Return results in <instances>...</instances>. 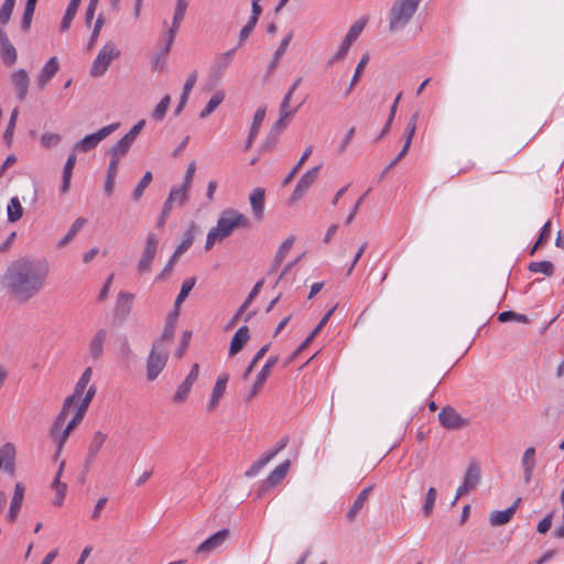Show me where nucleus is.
<instances>
[{"mask_svg":"<svg viewBox=\"0 0 564 564\" xmlns=\"http://www.w3.org/2000/svg\"><path fill=\"white\" fill-rule=\"evenodd\" d=\"M48 272L45 261L19 259L7 269L2 285L15 300L26 302L44 288Z\"/></svg>","mask_w":564,"mask_h":564,"instance_id":"1","label":"nucleus"},{"mask_svg":"<svg viewBox=\"0 0 564 564\" xmlns=\"http://www.w3.org/2000/svg\"><path fill=\"white\" fill-rule=\"evenodd\" d=\"M250 227L251 223L245 214L234 208H226L220 213L216 226L209 229L205 249L210 250L217 241L228 238L236 229Z\"/></svg>","mask_w":564,"mask_h":564,"instance_id":"2","label":"nucleus"},{"mask_svg":"<svg viewBox=\"0 0 564 564\" xmlns=\"http://www.w3.org/2000/svg\"><path fill=\"white\" fill-rule=\"evenodd\" d=\"M422 0H397L389 14L390 31H400L405 28L417 10Z\"/></svg>","mask_w":564,"mask_h":564,"instance_id":"3","label":"nucleus"},{"mask_svg":"<svg viewBox=\"0 0 564 564\" xmlns=\"http://www.w3.org/2000/svg\"><path fill=\"white\" fill-rule=\"evenodd\" d=\"M120 56V51L112 42L106 43L98 52L90 68L91 77H101L107 72L113 59Z\"/></svg>","mask_w":564,"mask_h":564,"instance_id":"4","label":"nucleus"},{"mask_svg":"<svg viewBox=\"0 0 564 564\" xmlns=\"http://www.w3.org/2000/svg\"><path fill=\"white\" fill-rule=\"evenodd\" d=\"M167 359V347H162L161 344H152V348L147 359V379L149 381H154L159 377L165 368Z\"/></svg>","mask_w":564,"mask_h":564,"instance_id":"5","label":"nucleus"},{"mask_svg":"<svg viewBox=\"0 0 564 564\" xmlns=\"http://www.w3.org/2000/svg\"><path fill=\"white\" fill-rule=\"evenodd\" d=\"M120 123L115 122L109 126L102 127L98 131L84 137L82 140L76 142L73 147L74 152L86 153L94 150L102 140L109 137L119 128Z\"/></svg>","mask_w":564,"mask_h":564,"instance_id":"6","label":"nucleus"},{"mask_svg":"<svg viewBox=\"0 0 564 564\" xmlns=\"http://www.w3.org/2000/svg\"><path fill=\"white\" fill-rule=\"evenodd\" d=\"M145 126V120L138 121L128 133H126L119 141H117L109 150L110 156L122 159L127 155L135 139Z\"/></svg>","mask_w":564,"mask_h":564,"instance_id":"7","label":"nucleus"},{"mask_svg":"<svg viewBox=\"0 0 564 564\" xmlns=\"http://www.w3.org/2000/svg\"><path fill=\"white\" fill-rule=\"evenodd\" d=\"M159 238L154 232H150L147 236V241L144 246V250L141 254L140 260L138 261V272L140 274H144L151 271L152 261L155 258L158 252Z\"/></svg>","mask_w":564,"mask_h":564,"instance_id":"8","label":"nucleus"},{"mask_svg":"<svg viewBox=\"0 0 564 564\" xmlns=\"http://www.w3.org/2000/svg\"><path fill=\"white\" fill-rule=\"evenodd\" d=\"M276 362H278V357L276 356H271L267 360V362L263 365V367L261 368V370L257 375L256 380H254L251 389L249 390V392L245 397V400L247 402L251 401L256 395L259 394V392L262 390V388H263L268 377L270 376L272 368L275 366Z\"/></svg>","mask_w":564,"mask_h":564,"instance_id":"9","label":"nucleus"},{"mask_svg":"<svg viewBox=\"0 0 564 564\" xmlns=\"http://www.w3.org/2000/svg\"><path fill=\"white\" fill-rule=\"evenodd\" d=\"M321 167L322 164L314 166L301 176L291 196V202H296L303 198L307 189L315 183Z\"/></svg>","mask_w":564,"mask_h":564,"instance_id":"10","label":"nucleus"},{"mask_svg":"<svg viewBox=\"0 0 564 564\" xmlns=\"http://www.w3.org/2000/svg\"><path fill=\"white\" fill-rule=\"evenodd\" d=\"M230 531L228 529H223L206 539L198 546L196 552L202 554H209L217 549H219L229 538Z\"/></svg>","mask_w":564,"mask_h":564,"instance_id":"11","label":"nucleus"},{"mask_svg":"<svg viewBox=\"0 0 564 564\" xmlns=\"http://www.w3.org/2000/svg\"><path fill=\"white\" fill-rule=\"evenodd\" d=\"M10 82L15 90L17 98L23 101L26 98L30 85V77L25 69H17L10 76Z\"/></svg>","mask_w":564,"mask_h":564,"instance_id":"12","label":"nucleus"},{"mask_svg":"<svg viewBox=\"0 0 564 564\" xmlns=\"http://www.w3.org/2000/svg\"><path fill=\"white\" fill-rule=\"evenodd\" d=\"M438 421L443 427L456 430L465 425L466 421L458 414V412L446 406L438 413Z\"/></svg>","mask_w":564,"mask_h":564,"instance_id":"13","label":"nucleus"},{"mask_svg":"<svg viewBox=\"0 0 564 564\" xmlns=\"http://www.w3.org/2000/svg\"><path fill=\"white\" fill-rule=\"evenodd\" d=\"M96 386L91 384L85 395L82 398L80 404L77 408L76 413L74 414L73 419L67 423L68 429H75L83 420L89 403L91 402L94 395L96 394Z\"/></svg>","mask_w":564,"mask_h":564,"instance_id":"14","label":"nucleus"},{"mask_svg":"<svg viewBox=\"0 0 564 564\" xmlns=\"http://www.w3.org/2000/svg\"><path fill=\"white\" fill-rule=\"evenodd\" d=\"M187 7L188 0H176L172 26L167 30L165 34V36L169 37V42H174L178 28L184 19Z\"/></svg>","mask_w":564,"mask_h":564,"instance_id":"15","label":"nucleus"},{"mask_svg":"<svg viewBox=\"0 0 564 564\" xmlns=\"http://www.w3.org/2000/svg\"><path fill=\"white\" fill-rule=\"evenodd\" d=\"M0 53L2 61L9 65L12 66L15 64L18 58V53L13 44L10 42L6 31L3 29H0Z\"/></svg>","mask_w":564,"mask_h":564,"instance_id":"16","label":"nucleus"},{"mask_svg":"<svg viewBox=\"0 0 564 564\" xmlns=\"http://www.w3.org/2000/svg\"><path fill=\"white\" fill-rule=\"evenodd\" d=\"M59 69V63L57 57L53 56L51 57L43 68L41 69L39 76H37V86L39 88L43 89L47 83L57 74Z\"/></svg>","mask_w":564,"mask_h":564,"instance_id":"17","label":"nucleus"},{"mask_svg":"<svg viewBox=\"0 0 564 564\" xmlns=\"http://www.w3.org/2000/svg\"><path fill=\"white\" fill-rule=\"evenodd\" d=\"M108 337V330L100 328L96 332L89 341V356L94 360H98L104 354V345Z\"/></svg>","mask_w":564,"mask_h":564,"instance_id":"18","label":"nucleus"},{"mask_svg":"<svg viewBox=\"0 0 564 564\" xmlns=\"http://www.w3.org/2000/svg\"><path fill=\"white\" fill-rule=\"evenodd\" d=\"M264 188L257 187L252 191L249 197L252 214L259 221H261L264 216Z\"/></svg>","mask_w":564,"mask_h":564,"instance_id":"19","label":"nucleus"},{"mask_svg":"<svg viewBox=\"0 0 564 564\" xmlns=\"http://www.w3.org/2000/svg\"><path fill=\"white\" fill-rule=\"evenodd\" d=\"M228 380H229L228 373H223L217 378L216 383L213 389V392H212V395H210V400L207 405V410L209 412L214 411V409L218 405L220 399L223 398V395L226 391Z\"/></svg>","mask_w":564,"mask_h":564,"instance_id":"20","label":"nucleus"},{"mask_svg":"<svg viewBox=\"0 0 564 564\" xmlns=\"http://www.w3.org/2000/svg\"><path fill=\"white\" fill-rule=\"evenodd\" d=\"M24 499V486L21 482H17L14 486L13 497L10 502L9 512L7 519L9 522H14L19 511L21 509Z\"/></svg>","mask_w":564,"mask_h":564,"instance_id":"21","label":"nucleus"},{"mask_svg":"<svg viewBox=\"0 0 564 564\" xmlns=\"http://www.w3.org/2000/svg\"><path fill=\"white\" fill-rule=\"evenodd\" d=\"M249 339V328L246 325L239 327L238 330L235 333L234 337L231 338L229 346V356L232 357L240 352Z\"/></svg>","mask_w":564,"mask_h":564,"instance_id":"22","label":"nucleus"},{"mask_svg":"<svg viewBox=\"0 0 564 564\" xmlns=\"http://www.w3.org/2000/svg\"><path fill=\"white\" fill-rule=\"evenodd\" d=\"M535 465V448L528 447L524 451L523 456L521 458V466L523 468V480L525 484H529L531 481Z\"/></svg>","mask_w":564,"mask_h":564,"instance_id":"23","label":"nucleus"},{"mask_svg":"<svg viewBox=\"0 0 564 564\" xmlns=\"http://www.w3.org/2000/svg\"><path fill=\"white\" fill-rule=\"evenodd\" d=\"M133 294L120 292L115 307V314L122 319H126L132 310Z\"/></svg>","mask_w":564,"mask_h":564,"instance_id":"24","label":"nucleus"},{"mask_svg":"<svg viewBox=\"0 0 564 564\" xmlns=\"http://www.w3.org/2000/svg\"><path fill=\"white\" fill-rule=\"evenodd\" d=\"M64 467H65V460H62L59 463L58 470H57L54 481L52 484L53 489H55V491H56L55 498L53 500V505H55V506L63 505V501H64V498L66 495V490H67V485L59 480L62 473L64 470Z\"/></svg>","mask_w":564,"mask_h":564,"instance_id":"25","label":"nucleus"},{"mask_svg":"<svg viewBox=\"0 0 564 564\" xmlns=\"http://www.w3.org/2000/svg\"><path fill=\"white\" fill-rule=\"evenodd\" d=\"M173 42H169V37H164L163 47L152 58V69L163 72L166 67V56L171 51Z\"/></svg>","mask_w":564,"mask_h":564,"instance_id":"26","label":"nucleus"},{"mask_svg":"<svg viewBox=\"0 0 564 564\" xmlns=\"http://www.w3.org/2000/svg\"><path fill=\"white\" fill-rule=\"evenodd\" d=\"M74 398H66L64 400V403H63V406H62V410L61 412L58 413V415L56 416L52 427H51V431H50V434L51 435H56L61 430L62 427L64 426V423L68 416V412H69V408L74 404Z\"/></svg>","mask_w":564,"mask_h":564,"instance_id":"27","label":"nucleus"},{"mask_svg":"<svg viewBox=\"0 0 564 564\" xmlns=\"http://www.w3.org/2000/svg\"><path fill=\"white\" fill-rule=\"evenodd\" d=\"M235 53L236 48H231L217 55L212 67L213 72L220 75L224 70H226L234 61Z\"/></svg>","mask_w":564,"mask_h":564,"instance_id":"28","label":"nucleus"},{"mask_svg":"<svg viewBox=\"0 0 564 564\" xmlns=\"http://www.w3.org/2000/svg\"><path fill=\"white\" fill-rule=\"evenodd\" d=\"M372 489H373V486L366 487L365 489L361 490V492L355 499L351 508L349 509V511L347 513V518L349 521H352L357 517V514L359 513V511L362 509L366 501L368 500V497H369L370 492L372 491Z\"/></svg>","mask_w":564,"mask_h":564,"instance_id":"29","label":"nucleus"},{"mask_svg":"<svg viewBox=\"0 0 564 564\" xmlns=\"http://www.w3.org/2000/svg\"><path fill=\"white\" fill-rule=\"evenodd\" d=\"M290 462L285 460L284 463L276 466L267 477L265 482L270 487H274L280 484L286 476L290 469Z\"/></svg>","mask_w":564,"mask_h":564,"instance_id":"30","label":"nucleus"},{"mask_svg":"<svg viewBox=\"0 0 564 564\" xmlns=\"http://www.w3.org/2000/svg\"><path fill=\"white\" fill-rule=\"evenodd\" d=\"M75 164H76V152L73 151L68 155L66 163L64 165L63 182H62V186H61L62 193H66L69 189L70 178H72L73 169H74Z\"/></svg>","mask_w":564,"mask_h":564,"instance_id":"31","label":"nucleus"},{"mask_svg":"<svg viewBox=\"0 0 564 564\" xmlns=\"http://www.w3.org/2000/svg\"><path fill=\"white\" fill-rule=\"evenodd\" d=\"M264 117H265V109L259 108L253 116V121L250 127L249 135H248L247 142H246V149H249L252 145L253 140L259 132L260 126L264 120Z\"/></svg>","mask_w":564,"mask_h":564,"instance_id":"32","label":"nucleus"},{"mask_svg":"<svg viewBox=\"0 0 564 564\" xmlns=\"http://www.w3.org/2000/svg\"><path fill=\"white\" fill-rule=\"evenodd\" d=\"M292 40V33H289L280 43L278 50L274 52L273 58L268 66V75L272 74L278 67L282 56L288 50V46Z\"/></svg>","mask_w":564,"mask_h":564,"instance_id":"33","label":"nucleus"},{"mask_svg":"<svg viewBox=\"0 0 564 564\" xmlns=\"http://www.w3.org/2000/svg\"><path fill=\"white\" fill-rule=\"evenodd\" d=\"M286 119L288 118H283L282 115H280V118L274 122V124L272 126V128L269 132V139H272L271 147H269L268 143H263L261 145V150L270 151L275 147V144L278 142L279 134L286 127V122H285Z\"/></svg>","mask_w":564,"mask_h":564,"instance_id":"34","label":"nucleus"},{"mask_svg":"<svg viewBox=\"0 0 564 564\" xmlns=\"http://www.w3.org/2000/svg\"><path fill=\"white\" fill-rule=\"evenodd\" d=\"M91 376L93 369L90 367L86 368L75 386L74 393L67 398H74V402L82 398L84 391L87 389Z\"/></svg>","mask_w":564,"mask_h":564,"instance_id":"35","label":"nucleus"},{"mask_svg":"<svg viewBox=\"0 0 564 564\" xmlns=\"http://www.w3.org/2000/svg\"><path fill=\"white\" fill-rule=\"evenodd\" d=\"M514 516V509L495 510L491 512L489 522L492 527H500L508 523Z\"/></svg>","mask_w":564,"mask_h":564,"instance_id":"36","label":"nucleus"},{"mask_svg":"<svg viewBox=\"0 0 564 564\" xmlns=\"http://www.w3.org/2000/svg\"><path fill=\"white\" fill-rule=\"evenodd\" d=\"M80 1L82 0H70L69 1L68 6L66 8L65 14L61 22V28H59L61 32H65L70 28L72 21L74 20L75 15L77 13Z\"/></svg>","mask_w":564,"mask_h":564,"instance_id":"37","label":"nucleus"},{"mask_svg":"<svg viewBox=\"0 0 564 564\" xmlns=\"http://www.w3.org/2000/svg\"><path fill=\"white\" fill-rule=\"evenodd\" d=\"M480 481V468L477 464L471 463L467 467L464 477V484L470 489H475Z\"/></svg>","mask_w":564,"mask_h":564,"instance_id":"38","label":"nucleus"},{"mask_svg":"<svg viewBox=\"0 0 564 564\" xmlns=\"http://www.w3.org/2000/svg\"><path fill=\"white\" fill-rule=\"evenodd\" d=\"M225 99V93L223 90L216 91L207 102L206 107L202 110L199 113V118L204 119L212 115L217 107L224 101Z\"/></svg>","mask_w":564,"mask_h":564,"instance_id":"39","label":"nucleus"},{"mask_svg":"<svg viewBox=\"0 0 564 564\" xmlns=\"http://www.w3.org/2000/svg\"><path fill=\"white\" fill-rule=\"evenodd\" d=\"M7 213H8V220L10 223H14L22 217L23 207L21 205L20 199L17 196H14L10 199L8 207H7Z\"/></svg>","mask_w":564,"mask_h":564,"instance_id":"40","label":"nucleus"},{"mask_svg":"<svg viewBox=\"0 0 564 564\" xmlns=\"http://www.w3.org/2000/svg\"><path fill=\"white\" fill-rule=\"evenodd\" d=\"M85 223V218H77L70 226L68 232L58 241V248H64L65 246H67L74 239L76 234L83 228Z\"/></svg>","mask_w":564,"mask_h":564,"instance_id":"41","label":"nucleus"},{"mask_svg":"<svg viewBox=\"0 0 564 564\" xmlns=\"http://www.w3.org/2000/svg\"><path fill=\"white\" fill-rule=\"evenodd\" d=\"M368 62H369V54L366 53L361 56V58L355 69L354 76H352V78L349 83V86L345 93L346 96H348L351 93V90L355 88V86L359 82L361 74H362L365 67L367 66Z\"/></svg>","mask_w":564,"mask_h":564,"instance_id":"42","label":"nucleus"},{"mask_svg":"<svg viewBox=\"0 0 564 564\" xmlns=\"http://www.w3.org/2000/svg\"><path fill=\"white\" fill-rule=\"evenodd\" d=\"M293 242H294V238L293 237H290V238H288L286 240H284L282 242V245L280 246L279 250L276 251V254L274 257V261H273L271 270H276L278 267H280V264L282 263V261L284 260V258L286 257V254L291 250V248L293 246Z\"/></svg>","mask_w":564,"mask_h":564,"instance_id":"43","label":"nucleus"},{"mask_svg":"<svg viewBox=\"0 0 564 564\" xmlns=\"http://www.w3.org/2000/svg\"><path fill=\"white\" fill-rule=\"evenodd\" d=\"M175 329L176 326L174 325L173 319L166 321L161 336L156 338L152 344H161L162 347H167V343L174 337Z\"/></svg>","mask_w":564,"mask_h":564,"instance_id":"44","label":"nucleus"},{"mask_svg":"<svg viewBox=\"0 0 564 564\" xmlns=\"http://www.w3.org/2000/svg\"><path fill=\"white\" fill-rule=\"evenodd\" d=\"M272 459V455H268L267 453L262 454L261 457L256 460L248 470H246L245 476L248 478L256 477L262 468H264Z\"/></svg>","mask_w":564,"mask_h":564,"instance_id":"45","label":"nucleus"},{"mask_svg":"<svg viewBox=\"0 0 564 564\" xmlns=\"http://www.w3.org/2000/svg\"><path fill=\"white\" fill-rule=\"evenodd\" d=\"M107 440V434L97 431L94 433L91 441L88 446V453H90V456H97L101 447L104 446L105 442Z\"/></svg>","mask_w":564,"mask_h":564,"instance_id":"46","label":"nucleus"},{"mask_svg":"<svg viewBox=\"0 0 564 564\" xmlns=\"http://www.w3.org/2000/svg\"><path fill=\"white\" fill-rule=\"evenodd\" d=\"M195 283H196V279L195 278H188V279H186L182 283L181 291H180L178 295L175 299L174 307H176V308L180 307V305L186 300V297L188 296L189 292L195 286Z\"/></svg>","mask_w":564,"mask_h":564,"instance_id":"47","label":"nucleus"},{"mask_svg":"<svg viewBox=\"0 0 564 564\" xmlns=\"http://www.w3.org/2000/svg\"><path fill=\"white\" fill-rule=\"evenodd\" d=\"M36 0H28L25 3L22 21H21V28L24 32H28L31 26L32 18L34 14Z\"/></svg>","mask_w":564,"mask_h":564,"instance_id":"48","label":"nucleus"},{"mask_svg":"<svg viewBox=\"0 0 564 564\" xmlns=\"http://www.w3.org/2000/svg\"><path fill=\"white\" fill-rule=\"evenodd\" d=\"M313 152V145H308L302 156L300 158L299 162L294 165V167L290 171V173L285 176L283 181V185H288L294 176L297 174L299 170L303 166V164L306 162V160L310 158V155Z\"/></svg>","mask_w":564,"mask_h":564,"instance_id":"49","label":"nucleus"},{"mask_svg":"<svg viewBox=\"0 0 564 564\" xmlns=\"http://www.w3.org/2000/svg\"><path fill=\"white\" fill-rule=\"evenodd\" d=\"M529 270L534 273H542L546 276H551L554 273V265L551 261L531 262Z\"/></svg>","mask_w":564,"mask_h":564,"instance_id":"50","label":"nucleus"},{"mask_svg":"<svg viewBox=\"0 0 564 564\" xmlns=\"http://www.w3.org/2000/svg\"><path fill=\"white\" fill-rule=\"evenodd\" d=\"M437 491L434 487H430L425 500L422 507V512L425 517H430L433 512L435 500H436Z\"/></svg>","mask_w":564,"mask_h":564,"instance_id":"51","label":"nucleus"},{"mask_svg":"<svg viewBox=\"0 0 564 564\" xmlns=\"http://www.w3.org/2000/svg\"><path fill=\"white\" fill-rule=\"evenodd\" d=\"M74 429H68V425H66L65 427L63 426L62 430L56 434V435H51L52 438L56 442L57 444V448H56V453H55V458L58 457L63 451V447L70 434V432L73 431Z\"/></svg>","mask_w":564,"mask_h":564,"instance_id":"52","label":"nucleus"},{"mask_svg":"<svg viewBox=\"0 0 564 564\" xmlns=\"http://www.w3.org/2000/svg\"><path fill=\"white\" fill-rule=\"evenodd\" d=\"M270 347V344H267L262 346L257 354L253 356L252 360L250 361L249 366L246 368V370L242 373V379L248 380L250 373L253 371V368L264 357V355L268 352Z\"/></svg>","mask_w":564,"mask_h":564,"instance_id":"53","label":"nucleus"},{"mask_svg":"<svg viewBox=\"0 0 564 564\" xmlns=\"http://www.w3.org/2000/svg\"><path fill=\"white\" fill-rule=\"evenodd\" d=\"M189 188L188 187H185L183 185L178 186V187H173L170 192V195H169V199L172 200L173 203H178L180 205H183L186 203L188 196H187V193H188Z\"/></svg>","mask_w":564,"mask_h":564,"instance_id":"54","label":"nucleus"},{"mask_svg":"<svg viewBox=\"0 0 564 564\" xmlns=\"http://www.w3.org/2000/svg\"><path fill=\"white\" fill-rule=\"evenodd\" d=\"M15 457V446L12 443H6L0 448V468L4 466L8 462H14Z\"/></svg>","mask_w":564,"mask_h":564,"instance_id":"55","label":"nucleus"},{"mask_svg":"<svg viewBox=\"0 0 564 564\" xmlns=\"http://www.w3.org/2000/svg\"><path fill=\"white\" fill-rule=\"evenodd\" d=\"M366 26L365 20H357L349 29L348 33L345 36V41H348V43L352 44L361 34Z\"/></svg>","mask_w":564,"mask_h":564,"instance_id":"56","label":"nucleus"},{"mask_svg":"<svg viewBox=\"0 0 564 564\" xmlns=\"http://www.w3.org/2000/svg\"><path fill=\"white\" fill-rule=\"evenodd\" d=\"M170 102L171 97L169 95H165L154 108L152 112V118L156 121H161L165 117Z\"/></svg>","mask_w":564,"mask_h":564,"instance_id":"57","label":"nucleus"},{"mask_svg":"<svg viewBox=\"0 0 564 564\" xmlns=\"http://www.w3.org/2000/svg\"><path fill=\"white\" fill-rule=\"evenodd\" d=\"M498 321L501 323L514 321L519 323L527 324L529 323V317L524 314H519L513 311H506L499 314Z\"/></svg>","mask_w":564,"mask_h":564,"instance_id":"58","label":"nucleus"},{"mask_svg":"<svg viewBox=\"0 0 564 564\" xmlns=\"http://www.w3.org/2000/svg\"><path fill=\"white\" fill-rule=\"evenodd\" d=\"M550 236H551V220H547L543 225V227L541 229V232H540V236H539L536 242L534 243V246L532 247V249L530 251V254H533L539 247H541L544 243H546L547 240L550 239Z\"/></svg>","mask_w":564,"mask_h":564,"instance_id":"59","label":"nucleus"},{"mask_svg":"<svg viewBox=\"0 0 564 564\" xmlns=\"http://www.w3.org/2000/svg\"><path fill=\"white\" fill-rule=\"evenodd\" d=\"M151 181H152V173L147 172L142 176V178L140 180V182L138 183V185L135 186V188L132 193V198L134 200H139L142 197L144 189L148 187V185L151 183Z\"/></svg>","mask_w":564,"mask_h":564,"instance_id":"60","label":"nucleus"},{"mask_svg":"<svg viewBox=\"0 0 564 564\" xmlns=\"http://www.w3.org/2000/svg\"><path fill=\"white\" fill-rule=\"evenodd\" d=\"M192 384H189L188 382H185L183 381L178 387H177V390L175 391L174 393V397H173V400L174 402L176 403H182L186 400V398L188 397L189 392H191V389H192Z\"/></svg>","mask_w":564,"mask_h":564,"instance_id":"61","label":"nucleus"},{"mask_svg":"<svg viewBox=\"0 0 564 564\" xmlns=\"http://www.w3.org/2000/svg\"><path fill=\"white\" fill-rule=\"evenodd\" d=\"M194 237L191 232H187L183 241L177 246L173 253V260H177L185 251L193 245Z\"/></svg>","mask_w":564,"mask_h":564,"instance_id":"62","label":"nucleus"},{"mask_svg":"<svg viewBox=\"0 0 564 564\" xmlns=\"http://www.w3.org/2000/svg\"><path fill=\"white\" fill-rule=\"evenodd\" d=\"M105 23V19L102 15H99L95 22V26H94V30L91 32V35H90V39L88 41V44H87V50L90 51L96 42H97V39L100 34V30L102 29V25Z\"/></svg>","mask_w":564,"mask_h":564,"instance_id":"63","label":"nucleus"},{"mask_svg":"<svg viewBox=\"0 0 564 564\" xmlns=\"http://www.w3.org/2000/svg\"><path fill=\"white\" fill-rule=\"evenodd\" d=\"M61 142V135L58 133L46 132L41 137V144L44 148L56 147Z\"/></svg>","mask_w":564,"mask_h":564,"instance_id":"64","label":"nucleus"}]
</instances>
